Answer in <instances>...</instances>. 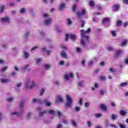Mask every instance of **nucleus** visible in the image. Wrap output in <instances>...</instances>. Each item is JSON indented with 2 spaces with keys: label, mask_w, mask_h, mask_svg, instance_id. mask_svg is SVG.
<instances>
[{
  "label": "nucleus",
  "mask_w": 128,
  "mask_h": 128,
  "mask_svg": "<svg viewBox=\"0 0 128 128\" xmlns=\"http://www.w3.org/2000/svg\"><path fill=\"white\" fill-rule=\"evenodd\" d=\"M92 30V28H88L87 30H82L80 31L81 41L80 44L82 46L86 48L88 46V44L90 43V36L88 34Z\"/></svg>",
  "instance_id": "f257e3e1"
},
{
  "label": "nucleus",
  "mask_w": 128,
  "mask_h": 128,
  "mask_svg": "<svg viewBox=\"0 0 128 128\" xmlns=\"http://www.w3.org/2000/svg\"><path fill=\"white\" fill-rule=\"evenodd\" d=\"M44 21L43 24L44 26H50L52 24V19L48 13H44L42 15Z\"/></svg>",
  "instance_id": "f03ea898"
},
{
  "label": "nucleus",
  "mask_w": 128,
  "mask_h": 128,
  "mask_svg": "<svg viewBox=\"0 0 128 128\" xmlns=\"http://www.w3.org/2000/svg\"><path fill=\"white\" fill-rule=\"evenodd\" d=\"M34 86H36V83L34 80H27L25 84L26 88H34Z\"/></svg>",
  "instance_id": "7ed1b4c3"
},
{
  "label": "nucleus",
  "mask_w": 128,
  "mask_h": 128,
  "mask_svg": "<svg viewBox=\"0 0 128 128\" xmlns=\"http://www.w3.org/2000/svg\"><path fill=\"white\" fill-rule=\"evenodd\" d=\"M66 108H72V102L74 100L72 98H70V95H67L66 96Z\"/></svg>",
  "instance_id": "20e7f679"
},
{
  "label": "nucleus",
  "mask_w": 128,
  "mask_h": 128,
  "mask_svg": "<svg viewBox=\"0 0 128 128\" xmlns=\"http://www.w3.org/2000/svg\"><path fill=\"white\" fill-rule=\"evenodd\" d=\"M74 78V73H70V74H66L64 76V78L66 82H68L70 78Z\"/></svg>",
  "instance_id": "39448f33"
},
{
  "label": "nucleus",
  "mask_w": 128,
  "mask_h": 128,
  "mask_svg": "<svg viewBox=\"0 0 128 128\" xmlns=\"http://www.w3.org/2000/svg\"><path fill=\"white\" fill-rule=\"evenodd\" d=\"M70 38L71 40H76V36L74 34H66V39L65 40L67 42L68 40Z\"/></svg>",
  "instance_id": "423d86ee"
},
{
  "label": "nucleus",
  "mask_w": 128,
  "mask_h": 128,
  "mask_svg": "<svg viewBox=\"0 0 128 128\" xmlns=\"http://www.w3.org/2000/svg\"><path fill=\"white\" fill-rule=\"evenodd\" d=\"M1 21L2 22H7L8 24L10 23V18L8 16H4L1 18Z\"/></svg>",
  "instance_id": "0eeeda50"
},
{
  "label": "nucleus",
  "mask_w": 128,
  "mask_h": 128,
  "mask_svg": "<svg viewBox=\"0 0 128 128\" xmlns=\"http://www.w3.org/2000/svg\"><path fill=\"white\" fill-rule=\"evenodd\" d=\"M12 116L18 117L22 116V112H20L14 111L10 113Z\"/></svg>",
  "instance_id": "6e6552de"
},
{
  "label": "nucleus",
  "mask_w": 128,
  "mask_h": 128,
  "mask_svg": "<svg viewBox=\"0 0 128 128\" xmlns=\"http://www.w3.org/2000/svg\"><path fill=\"white\" fill-rule=\"evenodd\" d=\"M86 14V9H82L81 12H77V16L79 18H80V16H84Z\"/></svg>",
  "instance_id": "1a4fd4ad"
},
{
  "label": "nucleus",
  "mask_w": 128,
  "mask_h": 128,
  "mask_svg": "<svg viewBox=\"0 0 128 128\" xmlns=\"http://www.w3.org/2000/svg\"><path fill=\"white\" fill-rule=\"evenodd\" d=\"M32 100H33V102H37L38 104H44V100L42 99L34 98Z\"/></svg>",
  "instance_id": "9d476101"
},
{
  "label": "nucleus",
  "mask_w": 128,
  "mask_h": 128,
  "mask_svg": "<svg viewBox=\"0 0 128 128\" xmlns=\"http://www.w3.org/2000/svg\"><path fill=\"white\" fill-rule=\"evenodd\" d=\"M24 58L26 60H28V58H30V53L26 52V50H24Z\"/></svg>",
  "instance_id": "9b49d317"
},
{
  "label": "nucleus",
  "mask_w": 128,
  "mask_h": 128,
  "mask_svg": "<svg viewBox=\"0 0 128 128\" xmlns=\"http://www.w3.org/2000/svg\"><path fill=\"white\" fill-rule=\"evenodd\" d=\"M118 8H120V5L115 4L112 6L113 12H116L118 10Z\"/></svg>",
  "instance_id": "f8f14e48"
},
{
  "label": "nucleus",
  "mask_w": 128,
  "mask_h": 128,
  "mask_svg": "<svg viewBox=\"0 0 128 128\" xmlns=\"http://www.w3.org/2000/svg\"><path fill=\"white\" fill-rule=\"evenodd\" d=\"M45 102V106H52V102L48 101L47 99H45L44 100H43V102Z\"/></svg>",
  "instance_id": "ddd939ff"
},
{
  "label": "nucleus",
  "mask_w": 128,
  "mask_h": 128,
  "mask_svg": "<svg viewBox=\"0 0 128 128\" xmlns=\"http://www.w3.org/2000/svg\"><path fill=\"white\" fill-rule=\"evenodd\" d=\"M126 110H122L120 111V114L122 116H126V114H128V113L126 112Z\"/></svg>",
  "instance_id": "4468645a"
},
{
  "label": "nucleus",
  "mask_w": 128,
  "mask_h": 128,
  "mask_svg": "<svg viewBox=\"0 0 128 128\" xmlns=\"http://www.w3.org/2000/svg\"><path fill=\"white\" fill-rule=\"evenodd\" d=\"M66 8V3L63 2L60 4L59 10H62Z\"/></svg>",
  "instance_id": "2eb2a0df"
},
{
  "label": "nucleus",
  "mask_w": 128,
  "mask_h": 128,
  "mask_svg": "<svg viewBox=\"0 0 128 128\" xmlns=\"http://www.w3.org/2000/svg\"><path fill=\"white\" fill-rule=\"evenodd\" d=\"M122 54V50H117L114 54L115 58H118V56H120V54Z\"/></svg>",
  "instance_id": "dca6fc26"
},
{
  "label": "nucleus",
  "mask_w": 128,
  "mask_h": 128,
  "mask_svg": "<svg viewBox=\"0 0 128 128\" xmlns=\"http://www.w3.org/2000/svg\"><path fill=\"white\" fill-rule=\"evenodd\" d=\"M42 50H43V52H46L47 56H50V51L46 50V47H43L42 48Z\"/></svg>",
  "instance_id": "f3484780"
},
{
  "label": "nucleus",
  "mask_w": 128,
  "mask_h": 128,
  "mask_svg": "<svg viewBox=\"0 0 128 128\" xmlns=\"http://www.w3.org/2000/svg\"><path fill=\"white\" fill-rule=\"evenodd\" d=\"M0 82H2V84H6V82H10V80L8 78H1L0 79Z\"/></svg>",
  "instance_id": "a211bd4d"
},
{
  "label": "nucleus",
  "mask_w": 128,
  "mask_h": 128,
  "mask_svg": "<svg viewBox=\"0 0 128 128\" xmlns=\"http://www.w3.org/2000/svg\"><path fill=\"white\" fill-rule=\"evenodd\" d=\"M32 112H28L26 115V120H30V118L32 117Z\"/></svg>",
  "instance_id": "6ab92c4d"
},
{
  "label": "nucleus",
  "mask_w": 128,
  "mask_h": 128,
  "mask_svg": "<svg viewBox=\"0 0 128 128\" xmlns=\"http://www.w3.org/2000/svg\"><path fill=\"white\" fill-rule=\"evenodd\" d=\"M62 96L60 95L58 96V100L56 101V102H62Z\"/></svg>",
  "instance_id": "aec40b11"
},
{
  "label": "nucleus",
  "mask_w": 128,
  "mask_h": 128,
  "mask_svg": "<svg viewBox=\"0 0 128 128\" xmlns=\"http://www.w3.org/2000/svg\"><path fill=\"white\" fill-rule=\"evenodd\" d=\"M46 114V110H44L39 112L38 116L40 117L44 116Z\"/></svg>",
  "instance_id": "412c9836"
},
{
  "label": "nucleus",
  "mask_w": 128,
  "mask_h": 128,
  "mask_svg": "<svg viewBox=\"0 0 128 128\" xmlns=\"http://www.w3.org/2000/svg\"><path fill=\"white\" fill-rule=\"evenodd\" d=\"M60 56H62V58H68V56L66 55V52L62 51L60 52Z\"/></svg>",
  "instance_id": "4be33fe9"
},
{
  "label": "nucleus",
  "mask_w": 128,
  "mask_h": 128,
  "mask_svg": "<svg viewBox=\"0 0 128 128\" xmlns=\"http://www.w3.org/2000/svg\"><path fill=\"white\" fill-rule=\"evenodd\" d=\"M46 114H54V113L56 112L54 110H46Z\"/></svg>",
  "instance_id": "5701e85b"
},
{
  "label": "nucleus",
  "mask_w": 128,
  "mask_h": 128,
  "mask_svg": "<svg viewBox=\"0 0 128 128\" xmlns=\"http://www.w3.org/2000/svg\"><path fill=\"white\" fill-rule=\"evenodd\" d=\"M118 115H116V114H112V115H111V118L113 120H116L118 118Z\"/></svg>",
  "instance_id": "b1692460"
},
{
  "label": "nucleus",
  "mask_w": 128,
  "mask_h": 128,
  "mask_svg": "<svg viewBox=\"0 0 128 128\" xmlns=\"http://www.w3.org/2000/svg\"><path fill=\"white\" fill-rule=\"evenodd\" d=\"M100 108L103 110H106V106L104 104H102L100 105Z\"/></svg>",
  "instance_id": "393cba45"
},
{
  "label": "nucleus",
  "mask_w": 128,
  "mask_h": 128,
  "mask_svg": "<svg viewBox=\"0 0 128 128\" xmlns=\"http://www.w3.org/2000/svg\"><path fill=\"white\" fill-rule=\"evenodd\" d=\"M5 9L6 7L4 5L0 6V12H1V14H2V12H4V10Z\"/></svg>",
  "instance_id": "a878e982"
},
{
  "label": "nucleus",
  "mask_w": 128,
  "mask_h": 128,
  "mask_svg": "<svg viewBox=\"0 0 128 128\" xmlns=\"http://www.w3.org/2000/svg\"><path fill=\"white\" fill-rule=\"evenodd\" d=\"M55 30L56 32H58V34H60V32H62V30L60 29L58 26H55Z\"/></svg>",
  "instance_id": "bb28decb"
},
{
  "label": "nucleus",
  "mask_w": 128,
  "mask_h": 128,
  "mask_svg": "<svg viewBox=\"0 0 128 128\" xmlns=\"http://www.w3.org/2000/svg\"><path fill=\"white\" fill-rule=\"evenodd\" d=\"M128 84V82H123L120 84V86H121V88H124V86H126Z\"/></svg>",
  "instance_id": "cd10ccee"
},
{
  "label": "nucleus",
  "mask_w": 128,
  "mask_h": 128,
  "mask_svg": "<svg viewBox=\"0 0 128 128\" xmlns=\"http://www.w3.org/2000/svg\"><path fill=\"white\" fill-rule=\"evenodd\" d=\"M78 88H84V81H80L78 84Z\"/></svg>",
  "instance_id": "c85d7f7f"
},
{
  "label": "nucleus",
  "mask_w": 128,
  "mask_h": 128,
  "mask_svg": "<svg viewBox=\"0 0 128 128\" xmlns=\"http://www.w3.org/2000/svg\"><path fill=\"white\" fill-rule=\"evenodd\" d=\"M38 33L40 34V36H44L46 34L42 30H39Z\"/></svg>",
  "instance_id": "c756f323"
},
{
  "label": "nucleus",
  "mask_w": 128,
  "mask_h": 128,
  "mask_svg": "<svg viewBox=\"0 0 128 128\" xmlns=\"http://www.w3.org/2000/svg\"><path fill=\"white\" fill-rule=\"evenodd\" d=\"M128 40H123L122 42V46H126V44H128Z\"/></svg>",
  "instance_id": "7c9ffc66"
},
{
  "label": "nucleus",
  "mask_w": 128,
  "mask_h": 128,
  "mask_svg": "<svg viewBox=\"0 0 128 128\" xmlns=\"http://www.w3.org/2000/svg\"><path fill=\"white\" fill-rule=\"evenodd\" d=\"M67 23L68 24V26H72V19H67Z\"/></svg>",
  "instance_id": "2f4dec72"
},
{
  "label": "nucleus",
  "mask_w": 128,
  "mask_h": 128,
  "mask_svg": "<svg viewBox=\"0 0 128 128\" xmlns=\"http://www.w3.org/2000/svg\"><path fill=\"white\" fill-rule=\"evenodd\" d=\"M25 102L24 101H21L20 104V108H23L24 106Z\"/></svg>",
  "instance_id": "473e14b6"
},
{
  "label": "nucleus",
  "mask_w": 128,
  "mask_h": 128,
  "mask_svg": "<svg viewBox=\"0 0 128 128\" xmlns=\"http://www.w3.org/2000/svg\"><path fill=\"white\" fill-rule=\"evenodd\" d=\"M106 78L104 76H99V80H105Z\"/></svg>",
  "instance_id": "72a5a7b5"
},
{
  "label": "nucleus",
  "mask_w": 128,
  "mask_h": 128,
  "mask_svg": "<svg viewBox=\"0 0 128 128\" xmlns=\"http://www.w3.org/2000/svg\"><path fill=\"white\" fill-rule=\"evenodd\" d=\"M1 46L3 48H4V50H6V48H8V44H2Z\"/></svg>",
  "instance_id": "f704fd0d"
},
{
  "label": "nucleus",
  "mask_w": 128,
  "mask_h": 128,
  "mask_svg": "<svg viewBox=\"0 0 128 128\" xmlns=\"http://www.w3.org/2000/svg\"><path fill=\"white\" fill-rule=\"evenodd\" d=\"M8 66H5L2 68V69L1 70V72H2V74H4V72H6V70H8Z\"/></svg>",
  "instance_id": "c9c22d12"
},
{
  "label": "nucleus",
  "mask_w": 128,
  "mask_h": 128,
  "mask_svg": "<svg viewBox=\"0 0 128 128\" xmlns=\"http://www.w3.org/2000/svg\"><path fill=\"white\" fill-rule=\"evenodd\" d=\"M110 22V19L108 18H105L103 20V24H106V22Z\"/></svg>",
  "instance_id": "e433bc0d"
},
{
  "label": "nucleus",
  "mask_w": 128,
  "mask_h": 128,
  "mask_svg": "<svg viewBox=\"0 0 128 128\" xmlns=\"http://www.w3.org/2000/svg\"><path fill=\"white\" fill-rule=\"evenodd\" d=\"M22 82H19L17 84H16V87L18 90H20V88H22Z\"/></svg>",
  "instance_id": "4c0bfd02"
},
{
  "label": "nucleus",
  "mask_w": 128,
  "mask_h": 128,
  "mask_svg": "<svg viewBox=\"0 0 128 128\" xmlns=\"http://www.w3.org/2000/svg\"><path fill=\"white\" fill-rule=\"evenodd\" d=\"M76 52L78 54H80V52H82V49L80 48H76Z\"/></svg>",
  "instance_id": "58836bf2"
},
{
  "label": "nucleus",
  "mask_w": 128,
  "mask_h": 128,
  "mask_svg": "<svg viewBox=\"0 0 128 128\" xmlns=\"http://www.w3.org/2000/svg\"><path fill=\"white\" fill-rule=\"evenodd\" d=\"M74 110H76V112H80L81 108L80 106H76L74 108Z\"/></svg>",
  "instance_id": "ea45409f"
},
{
  "label": "nucleus",
  "mask_w": 128,
  "mask_h": 128,
  "mask_svg": "<svg viewBox=\"0 0 128 128\" xmlns=\"http://www.w3.org/2000/svg\"><path fill=\"white\" fill-rule=\"evenodd\" d=\"M14 97H11L8 98V102H14Z\"/></svg>",
  "instance_id": "a19ab883"
},
{
  "label": "nucleus",
  "mask_w": 128,
  "mask_h": 128,
  "mask_svg": "<svg viewBox=\"0 0 128 128\" xmlns=\"http://www.w3.org/2000/svg\"><path fill=\"white\" fill-rule=\"evenodd\" d=\"M118 126L120 128H126V126L122 124H119Z\"/></svg>",
  "instance_id": "79ce46f5"
},
{
  "label": "nucleus",
  "mask_w": 128,
  "mask_h": 128,
  "mask_svg": "<svg viewBox=\"0 0 128 128\" xmlns=\"http://www.w3.org/2000/svg\"><path fill=\"white\" fill-rule=\"evenodd\" d=\"M30 31L26 32V34H25V36H24V38H28V36H30Z\"/></svg>",
  "instance_id": "37998d69"
},
{
  "label": "nucleus",
  "mask_w": 128,
  "mask_h": 128,
  "mask_svg": "<svg viewBox=\"0 0 128 128\" xmlns=\"http://www.w3.org/2000/svg\"><path fill=\"white\" fill-rule=\"evenodd\" d=\"M44 68H45V70H48L49 68H50V65L44 64Z\"/></svg>",
  "instance_id": "c03bdc74"
},
{
  "label": "nucleus",
  "mask_w": 128,
  "mask_h": 128,
  "mask_svg": "<svg viewBox=\"0 0 128 128\" xmlns=\"http://www.w3.org/2000/svg\"><path fill=\"white\" fill-rule=\"evenodd\" d=\"M30 68V64H27L26 65H25L23 68V70H28V68Z\"/></svg>",
  "instance_id": "a18cd8bd"
},
{
  "label": "nucleus",
  "mask_w": 128,
  "mask_h": 128,
  "mask_svg": "<svg viewBox=\"0 0 128 128\" xmlns=\"http://www.w3.org/2000/svg\"><path fill=\"white\" fill-rule=\"evenodd\" d=\"M89 5L90 6L93 7L94 6V1H92V0L90 1L89 2Z\"/></svg>",
  "instance_id": "49530a36"
},
{
  "label": "nucleus",
  "mask_w": 128,
  "mask_h": 128,
  "mask_svg": "<svg viewBox=\"0 0 128 128\" xmlns=\"http://www.w3.org/2000/svg\"><path fill=\"white\" fill-rule=\"evenodd\" d=\"M71 124H72L74 126H76V121H74V120H72L71 121Z\"/></svg>",
  "instance_id": "de8ad7c7"
},
{
  "label": "nucleus",
  "mask_w": 128,
  "mask_h": 128,
  "mask_svg": "<svg viewBox=\"0 0 128 128\" xmlns=\"http://www.w3.org/2000/svg\"><path fill=\"white\" fill-rule=\"evenodd\" d=\"M96 118H100L102 116V114L99 113L98 114H96L95 115Z\"/></svg>",
  "instance_id": "09e8293b"
},
{
  "label": "nucleus",
  "mask_w": 128,
  "mask_h": 128,
  "mask_svg": "<svg viewBox=\"0 0 128 128\" xmlns=\"http://www.w3.org/2000/svg\"><path fill=\"white\" fill-rule=\"evenodd\" d=\"M111 34L112 36H116V31H111Z\"/></svg>",
  "instance_id": "8fccbe9b"
},
{
  "label": "nucleus",
  "mask_w": 128,
  "mask_h": 128,
  "mask_svg": "<svg viewBox=\"0 0 128 128\" xmlns=\"http://www.w3.org/2000/svg\"><path fill=\"white\" fill-rule=\"evenodd\" d=\"M122 21H118L117 26H122Z\"/></svg>",
  "instance_id": "3c124183"
},
{
  "label": "nucleus",
  "mask_w": 128,
  "mask_h": 128,
  "mask_svg": "<svg viewBox=\"0 0 128 128\" xmlns=\"http://www.w3.org/2000/svg\"><path fill=\"white\" fill-rule=\"evenodd\" d=\"M100 96H104V90H100Z\"/></svg>",
  "instance_id": "603ef678"
},
{
  "label": "nucleus",
  "mask_w": 128,
  "mask_h": 128,
  "mask_svg": "<svg viewBox=\"0 0 128 128\" xmlns=\"http://www.w3.org/2000/svg\"><path fill=\"white\" fill-rule=\"evenodd\" d=\"M38 46H34V48H32L30 50L32 52L34 51V50H38Z\"/></svg>",
  "instance_id": "864d4df0"
},
{
  "label": "nucleus",
  "mask_w": 128,
  "mask_h": 128,
  "mask_svg": "<svg viewBox=\"0 0 128 128\" xmlns=\"http://www.w3.org/2000/svg\"><path fill=\"white\" fill-rule=\"evenodd\" d=\"M20 12L21 14H24V12H26V8H22L20 10Z\"/></svg>",
  "instance_id": "5fc2aeb1"
},
{
  "label": "nucleus",
  "mask_w": 128,
  "mask_h": 128,
  "mask_svg": "<svg viewBox=\"0 0 128 128\" xmlns=\"http://www.w3.org/2000/svg\"><path fill=\"white\" fill-rule=\"evenodd\" d=\"M42 60V58H37L36 59V62H37V64H38V62H40Z\"/></svg>",
  "instance_id": "6e6d98bb"
},
{
  "label": "nucleus",
  "mask_w": 128,
  "mask_h": 128,
  "mask_svg": "<svg viewBox=\"0 0 128 128\" xmlns=\"http://www.w3.org/2000/svg\"><path fill=\"white\" fill-rule=\"evenodd\" d=\"M44 94V89L42 88L41 90L40 91V94L41 96H42Z\"/></svg>",
  "instance_id": "4d7b16f0"
},
{
  "label": "nucleus",
  "mask_w": 128,
  "mask_h": 128,
  "mask_svg": "<svg viewBox=\"0 0 128 128\" xmlns=\"http://www.w3.org/2000/svg\"><path fill=\"white\" fill-rule=\"evenodd\" d=\"M64 61H60L58 62L59 66H64Z\"/></svg>",
  "instance_id": "13d9d810"
},
{
  "label": "nucleus",
  "mask_w": 128,
  "mask_h": 128,
  "mask_svg": "<svg viewBox=\"0 0 128 128\" xmlns=\"http://www.w3.org/2000/svg\"><path fill=\"white\" fill-rule=\"evenodd\" d=\"M110 126H111V128H118V126H116V125L114 124H110Z\"/></svg>",
  "instance_id": "bf43d9fd"
},
{
  "label": "nucleus",
  "mask_w": 128,
  "mask_h": 128,
  "mask_svg": "<svg viewBox=\"0 0 128 128\" xmlns=\"http://www.w3.org/2000/svg\"><path fill=\"white\" fill-rule=\"evenodd\" d=\"M76 10V4H74L72 7L73 12H74Z\"/></svg>",
  "instance_id": "052dcab7"
},
{
  "label": "nucleus",
  "mask_w": 128,
  "mask_h": 128,
  "mask_svg": "<svg viewBox=\"0 0 128 128\" xmlns=\"http://www.w3.org/2000/svg\"><path fill=\"white\" fill-rule=\"evenodd\" d=\"M87 124H88V128H90L92 126V123H90V121L87 122Z\"/></svg>",
  "instance_id": "680f3d73"
},
{
  "label": "nucleus",
  "mask_w": 128,
  "mask_h": 128,
  "mask_svg": "<svg viewBox=\"0 0 128 128\" xmlns=\"http://www.w3.org/2000/svg\"><path fill=\"white\" fill-rule=\"evenodd\" d=\"M82 66H86V60H83L82 62Z\"/></svg>",
  "instance_id": "e2e57ef3"
},
{
  "label": "nucleus",
  "mask_w": 128,
  "mask_h": 128,
  "mask_svg": "<svg viewBox=\"0 0 128 128\" xmlns=\"http://www.w3.org/2000/svg\"><path fill=\"white\" fill-rule=\"evenodd\" d=\"M94 61L93 60H90L88 62V66H92L94 64Z\"/></svg>",
  "instance_id": "0e129e2a"
},
{
  "label": "nucleus",
  "mask_w": 128,
  "mask_h": 128,
  "mask_svg": "<svg viewBox=\"0 0 128 128\" xmlns=\"http://www.w3.org/2000/svg\"><path fill=\"white\" fill-rule=\"evenodd\" d=\"M90 106V102H86L85 103V108H88Z\"/></svg>",
  "instance_id": "69168bd1"
},
{
  "label": "nucleus",
  "mask_w": 128,
  "mask_h": 128,
  "mask_svg": "<svg viewBox=\"0 0 128 128\" xmlns=\"http://www.w3.org/2000/svg\"><path fill=\"white\" fill-rule=\"evenodd\" d=\"M62 128V124H58L56 127V128Z\"/></svg>",
  "instance_id": "338daca9"
},
{
  "label": "nucleus",
  "mask_w": 128,
  "mask_h": 128,
  "mask_svg": "<svg viewBox=\"0 0 128 128\" xmlns=\"http://www.w3.org/2000/svg\"><path fill=\"white\" fill-rule=\"evenodd\" d=\"M79 104H80V106H82V104H83L82 99V98L80 99Z\"/></svg>",
  "instance_id": "774afa93"
}]
</instances>
